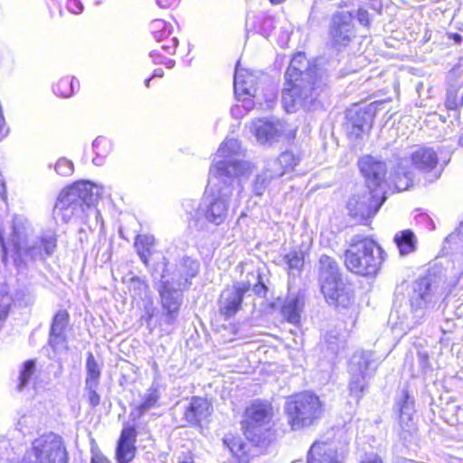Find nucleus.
<instances>
[{
    "label": "nucleus",
    "instance_id": "f257e3e1",
    "mask_svg": "<svg viewBox=\"0 0 463 463\" xmlns=\"http://www.w3.org/2000/svg\"><path fill=\"white\" fill-rule=\"evenodd\" d=\"M317 75V67H311L305 55L298 53L293 56L285 73L286 83L282 91V104L288 113L299 109H310L316 105L321 90Z\"/></svg>",
    "mask_w": 463,
    "mask_h": 463
},
{
    "label": "nucleus",
    "instance_id": "f03ea898",
    "mask_svg": "<svg viewBox=\"0 0 463 463\" xmlns=\"http://www.w3.org/2000/svg\"><path fill=\"white\" fill-rule=\"evenodd\" d=\"M209 175V184L198 214H202L207 222L220 225L227 219L236 181L232 178V172L227 169L225 162L211 167Z\"/></svg>",
    "mask_w": 463,
    "mask_h": 463
},
{
    "label": "nucleus",
    "instance_id": "7ed1b4c3",
    "mask_svg": "<svg viewBox=\"0 0 463 463\" xmlns=\"http://www.w3.org/2000/svg\"><path fill=\"white\" fill-rule=\"evenodd\" d=\"M99 196L100 188L90 182H77L59 194L52 211L53 218L64 223L73 218H83Z\"/></svg>",
    "mask_w": 463,
    "mask_h": 463
},
{
    "label": "nucleus",
    "instance_id": "20e7f679",
    "mask_svg": "<svg viewBox=\"0 0 463 463\" xmlns=\"http://www.w3.org/2000/svg\"><path fill=\"white\" fill-rule=\"evenodd\" d=\"M383 254L382 248L373 240L354 237L345 252V266L353 273L373 276L383 260Z\"/></svg>",
    "mask_w": 463,
    "mask_h": 463
},
{
    "label": "nucleus",
    "instance_id": "39448f33",
    "mask_svg": "<svg viewBox=\"0 0 463 463\" xmlns=\"http://www.w3.org/2000/svg\"><path fill=\"white\" fill-rule=\"evenodd\" d=\"M318 279L321 291L330 305L346 307L352 302V297L345 288L335 260L327 255L320 257Z\"/></svg>",
    "mask_w": 463,
    "mask_h": 463
},
{
    "label": "nucleus",
    "instance_id": "423d86ee",
    "mask_svg": "<svg viewBox=\"0 0 463 463\" xmlns=\"http://www.w3.org/2000/svg\"><path fill=\"white\" fill-rule=\"evenodd\" d=\"M439 159L433 148L427 146H415L407 157L401 158L392 175V182L398 191L407 190L412 184L411 167L423 172H430L436 168Z\"/></svg>",
    "mask_w": 463,
    "mask_h": 463
},
{
    "label": "nucleus",
    "instance_id": "0eeeda50",
    "mask_svg": "<svg viewBox=\"0 0 463 463\" xmlns=\"http://www.w3.org/2000/svg\"><path fill=\"white\" fill-rule=\"evenodd\" d=\"M260 79L253 72L247 70L240 69L239 64L236 66L234 72V94L238 99L242 100V107L249 111L253 107V101L250 98L256 99L261 105L262 99L267 102V107H271L276 99L274 89L270 86L260 89L258 85ZM267 80V77L262 75L261 83Z\"/></svg>",
    "mask_w": 463,
    "mask_h": 463
},
{
    "label": "nucleus",
    "instance_id": "6e6552de",
    "mask_svg": "<svg viewBox=\"0 0 463 463\" xmlns=\"http://www.w3.org/2000/svg\"><path fill=\"white\" fill-rule=\"evenodd\" d=\"M288 424L293 431L311 426L322 414L319 398L309 392L291 396L285 404Z\"/></svg>",
    "mask_w": 463,
    "mask_h": 463
},
{
    "label": "nucleus",
    "instance_id": "1a4fd4ad",
    "mask_svg": "<svg viewBox=\"0 0 463 463\" xmlns=\"http://www.w3.org/2000/svg\"><path fill=\"white\" fill-rule=\"evenodd\" d=\"M270 442L269 436H226L223 439L241 463H247L250 457L266 451Z\"/></svg>",
    "mask_w": 463,
    "mask_h": 463
},
{
    "label": "nucleus",
    "instance_id": "9d476101",
    "mask_svg": "<svg viewBox=\"0 0 463 463\" xmlns=\"http://www.w3.org/2000/svg\"><path fill=\"white\" fill-rule=\"evenodd\" d=\"M329 39L334 46H346L355 36L354 14L349 11L333 14L328 26Z\"/></svg>",
    "mask_w": 463,
    "mask_h": 463
},
{
    "label": "nucleus",
    "instance_id": "9b49d317",
    "mask_svg": "<svg viewBox=\"0 0 463 463\" xmlns=\"http://www.w3.org/2000/svg\"><path fill=\"white\" fill-rule=\"evenodd\" d=\"M443 295L439 283L430 277H424L415 281L411 297V307L415 310L427 308L434 305Z\"/></svg>",
    "mask_w": 463,
    "mask_h": 463
},
{
    "label": "nucleus",
    "instance_id": "f8f14e48",
    "mask_svg": "<svg viewBox=\"0 0 463 463\" xmlns=\"http://www.w3.org/2000/svg\"><path fill=\"white\" fill-rule=\"evenodd\" d=\"M383 196L373 191L354 195L347 203L349 214L359 222H364L376 214L384 201Z\"/></svg>",
    "mask_w": 463,
    "mask_h": 463
},
{
    "label": "nucleus",
    "instance_id": "ddd939ff",
    "mask_svg": "<svg viewBox=\"0 0 463 463\" xmlns=\"http://www.w3.org/2000/svg\"><path fill=\"white\" fill-rule=\"evenodd\" d=\"M241 150V144L237 139L230 138L225 140L220 146L214 159L215 162L212 167H214L219 163L225 162L227 169L232 172V178L236 181V177L244 174L248 169V164L239 158Z\"/></svg>",
    "mask_w": 463,
    "mask_h": 463
},
{
    "label": "nucleus",
    "instance_id": "4468645a",
    "mask_svg": "<svg viewBox=\"0 0 463 463\" xmlns=\"http://www.w3.org/2000/svg\"><path fill=\"white\" fill-rule=\"evenodd\" d=\"M250 288L251 283L247 279L222 290L219 299V310L226 319L233 317L241 308L243 296Z\"/></svg>",
    "mask_w": 463,
    "mask_h": 463
},
{
    "label": "nucleus",
    "instance_id": "2eb2a0df",
    "mask_svg": "<svg viewBox=\"0 0 463 463\" xmlns=\"http://www.w3.org/2000/svg\"><path fill=\"white\" fill-rule=\"evenodd\" d=\"M46 436H40L33 442V449L27 451L21 463H61L64 452L54 445L47 443Z\"/></svg>",
    "mask_w": 463,
    "mask_h": 463
},
{
    "label": "nucleus",
    "instance_id": "dca6fc26",
    "mask_svg": "<svg viewBox=\"0 0 463 463\" xmlns=\"http://www.w3.org/2000/svg\"><path fill=\"white\" fill-rule=\"evenodd\" d=\"M56 248V235L53 232L48 231L30 244L27 241L23 244L22 253L17 255L20 258L26 257L33 260H44L46 257L52 255Z\"/></svg>",
    "mask_w": 463,
    "mask_h": 463
},
{
    "label": "nucleus",
    "instance_id": "f3484780",
    "mask_svg": "<svg viewBox=\"0 0 463 463\" xmlns=\"http://www.w3.org/2000/svg\"><path fill=\"white\" fill-rule=\"evenodd\" d=\"M56 248V235L53 232L48 231L30 244L27 241L23 244L22 253L17 255L20 258L26 257L33 260H44L46 257L52 255Z\"/></svg>",
    "mask_w": 463,
    "mask_h": 463
},
{
    "label": "nucleus",
    "instance_id": "a211bd4d",
    "mask_svg": "<svg viewBox=\"0 0 463 463\" xmlns=\"http://www.w3.org/2000/svg\"><path fill=\"white\" fill-rule=\"evenodd\" d=\"M272 417V407L268 402H256L247 408L244 420L241 421L245 432L254 431L269 422Z\"/></svg>",
    "mask_w": 463,
    "mask_h": 463
},
{
    "label": "nucleus",
    "instance_id": "6ab92c4d",
    "mask_svg": "<svg viewBox=\"0 0 463 463\" xmlns=\"http://www.w3.org/2000/svg\"><path fill=\"white\" fill-rule=\"evenodd\" d=\"M174 282L163 280L159 289L163 308L166 310V323L173 324L182 303V288H174Z\"/></svg>",
    "mask_w": 463,
    "mask_h": 463
},
{
    "label": "nucleus",
    "instance_id": "aec40b11",
    "mask_svg": "<svg viewBox=\"0 0 463 463\" xmlns=\"http://www.w3.org/2000/svg\"><path fill=\"white\" fill-rule=\"evenodd\" d=\"M359 169L366 178L367 186L371 190L376 188L383 181L386 175L385 164L371 156H363L358 163Z\"/></svg>",
    "mask_w": 463,
    "mask_h": 463
},
{
    "label": "nucleus",
    "instance_id": "412c9836",
    "mask_svg": "<svg viewBox=\"0 0 463 463\" xmlns=\"http://www.w3.org/2000/svg\"><path fill=\"white\" fill-rule=\"evenodd\" d=\"M399 408V426L401 431L411 434L415 430L414 402L408 392L402 391L397 400Z\"/></svg>",
    "mask_w": 463,
    "mask_h": 463
},
{
    "label": "nucleus",
    "instance_id": "4be33fe9",
    "mask_svg": "<svg viewBox=\"0 0 463 463\" xmlns=\"http://www.w3.org/2000/svg\"><path fill=\"white\" fill-rule=\"evenodd\" d=\"M200 269V264L196 260L190 257H183L175 265L173 274V282L178 288H186L191 282L190 280L194 278Z\"/></svg>",
    "mask_w": 463,
    "mask_h": 463
},
{
    "label": "nucleus",
    "instance_id": "5701e85b",
    "mask_svg": "<svg viewBox=\"0 0 463 463\" xmlns=\"http://www.w3.org/2000/svg\"><path fill=\"white\" fill-rule=\"evenodd\" d=\"M32 233V227L27 218L22 215H15L12 222L11 241L16 254H21L23 244L27 241L28 236Z\"/></svg>",
    "mask_w": 463,
    "mask_h": 463
},
{
    "label": "nucleus",
    "instance_id": "b1692460",
    "mask_svg": "<svg viewBox=\"0 0 463 463\" xmlns=\"http://www.w3.org/2000/svg\"><path fill=\"white\" fill-rule=\"evenodd\" d=\"M211 414L209 402L202 397H193L184 412V419L188 424H197Z\"/></svg>",
    "mask_w": 463,
    "mask_h": 463
},
{
    "label": "nucleus",
    "instance_id": "393cba45",
    "mask_svg": "<svg viewBox=\"0 0 463 463\" xmlns=\"http://www.w3.org/2000/svg\"><path fill=\"white\" fill-rule=\"evenodd\" d=\"M373 354L371 352L361 351L355 353L350 361L349 372L354 375L360 374L363 377H370L371 371L375 370Z\"/></svg>",
    "mask_w": 463,
    "mask_h": 463
},
{
    "label": "nucleus",
    "instance_id": "a878e982",
    "mask_svg": "<svg viewBox=\"0 0 463 463\" xmlns=\"http://www.w3.org/2000/svg\"><path fill=\"white\" fill-rule=\"evenodd\" d=\"M303 307V296L299 293H291L287 296L281 307V313L288 322L297 325L300 321Z\"/></svg>",
    "mask_w": 463,
    "mask_h": 463
},
{
    "label": "nucleus",
    "instance_id": "bb28decb",
    "mask_svg": "<svg viewBox=\"0 0 463 463\" xmlns=\"http://www.w3.org/2000/svg\"><path fill=\"white\" fill-rule=\"evenodd\" d=\"M69 322V314L66 310H59L52 323L49 344L52 348L65 342L64 331Z\"/></svg>",
    "mask_w": 463,
    "mask_h": 463
},
{
    "label": "nucleus",
    "instance_id": "cd10ccee",
    "mask_svg": "<svg viewBox=\"0 0 463 463\" xmlns=\"http://www.w3.org/2000/svg\"><path fill=\"white\" fill-rule=\"evenodd\" d=\"M250 131L261 144L273 141L279 135L278 125L260 118L252 121Z\"/></svg>",
    "mask_w": 463,
    "mask_h": 463
},
{
    "label": "nucleus",
    "instance_id": "c85d7f7f",
    "mask_svg": "<svg viewBox=\"0 0 463 463\" xmlns=\"http://www.w3.org/2000/svg\"><path fill=\"white\" fill-rule=\"evenodd\" d=\"M307 463H341L335 450L324 443L315 442L309 449Z\"/></svg>",
    "mask_w": 463,
    "mask_h": 463
},
{
    "label": "nucleus",
    "instance_id": "c756f323",
    "mask_svg": "<svg viewBox=\"0 0 463 463\" xmlns=\"http://www.w3.org/2000/svg\"><path fill=\"white\" fill-rule=\"evenodd\" d=\"M135 436H120L118 441L116 456L118 463L130 462L136 454Z\"/></svg>",
    "mask_w": 463,
    "mask_h": 463
},
{
    "label": "nucleus",
    "instance_id": "7c9ffc66",
    "mask_svg": "<svg viewBox=\"0 0 463 463\" xmlns=\"http://www.w3.org/2000/svg\"><path fill=\"white\" fill-rule=\"evenodd\" d=\"M299 156H296L291 151L281 153L279 157L270 159V166L277 175H284L285 173L293 170L298 164Z\"/></svg>",
    "mask_w": 463,
    "mask_h": 463
},
{
    "label": "nucleus",
    "instance_id": "2f4dec72",
    "mask_svg": "<svg viewBox=\"0 0 463 463\" xmlns=\"http://www.w3.org/2000/svg\"><path fill=\"white\" fill-rule=\"evenodd\" d=\"M394 241L401 255H407L416 250V237L411 230H405L397 233Z\"/></svg>",
    "mask_w": 463,
    "mask_h": 463
},
{
    "label": "nucleus",
    "instance_id": "473e14b6",
    "mask_svg": "<svg viewBox=\"0 0 463 463\" xmlns=\"http://www.w3.org/2000/svg\"><path fill=\"white\" fill-rule=\"evenodd\" d=\"M156 239L153 235H137L135 241V247L141 260L147 265L148 258L152 254V248Z\"/></svg>",
    "mask_w": 463,
    "mask_h": 463
},
{
    "label": "nucleus",
    "instance_id": "72a5a7b5",
    "mask_svg": "<svg viewBox=\"0 0 463 463\" xmlns=\"http://www.w3.org/2000/svg\"><path fill=\"white\" fill-rule=\"evenodd\" d=\"M174 27L171 24L162 19H156L150 24V31L154 39L160 43L168 38L173 33Z\"/></svg>",
    "mask_w": 463,
    "mask_h": 463
},
{
    "label": "nucleus",
    "instance_id": "f704fd0d",
    "mask_svg": "<svg viewBox=\"0 0 463 463\" xmlns=\"http://www.w3.org/2000/svg\"><path fill=\"white\" fill-rule=\"evenodd\" d=\"M100 368L92 354L89 353L86 361V379L85 384H99L100 380Z\"/></svg>",
    "mask_w": 463,
    "mask_h": 463
},
{
    "label": "nucleus",
    "instance_id": "c9c22d12",
    "mask_svg": "<svg viewBox=\"0 0 463 463\" xmlns=\"http://www.w3.org/2000/svg\"><path fill=\"white\" fill-rule=\"evenodd\" d=\"M368 115L364 111H356L349 115L351 133L359 137L369 127Z\"/></svg>",
    "mask_w": 463,
    "mask_h": 463
},
{
    "label": "nucleus",
    "instance_id": "e433bc0d",
    "mask_svg": "<svg viewBox=\"0 0 463 463\" xmlns=\"http://www.w3.org/2000/svg\"><path fill=\"white\" fill-rule=\"evenodd\" d=\"M351 374V380L349 383V390L350 394L354 397H355L357 400H359L362 397V394L364 391V389L367 386V378L368 377H363L358 374L354 375V373Z\"/></svg>",
    "mask_w": 463,
    "mask_h": 463
},
{
    "label": "nucleus",
    "instance_id": "4c0bfd02",
    "mask_svg": "<svg viewBox=\"0 0 463 463\" xmlns=\"http://www.w3.org/2000/svg\"><path fill=\"white\" fill-rule=\"evenodd\" d=\"M463 106V90L450 88L447 91L446 108L449 110H456Z\"/></svg>",
    "mask_w": 463,
    "mask_h": 463
},
{
    "label": "nucleus",
    "instance_id": "58836bf2",
    "mask_svg": "<svg viewBox=\"0 0 463 463\" xmlns=\"http://www.w3.org/2000/svg\"><path fill=\"white\" fill-rule=\"evenodd\" d=\"M76 84L79 86V82L74 79H72L71 81L68 79H61L56 84L53 90L56 95L68 98L73 93Z\"/></svg>",
    "mask_w": 463,
    "mask_h": 463
},
{
    "label": "nucleus",
    "instance_id": "ea45409f",
    "mask_svg": "<svg viewBox=\"0 0 463 463\" xmlns=\"http://www.w3.org/2000/svg\"><path fill=\"white\" fill-rule=\"evenodd\" d=\"M284 259L291 272L300 271L304 265L303 251H290Z\"/></svg>",
    "mask_w": 463,
    "mask_h": 463
},
{
    "label": "nucleus",
    "instance_id": "a19ab883",
    "mask_svg": "<svg viewBox=\"0 0 463 463\" xmlns=\"http://www.w3.org/2000/svg\"><path fill=\"white\" fill-rule=\"evenodd\" d=\"M35 371V363L33 360L26 361L19 376V391H22L30 382Z\"/></svg>",
    "mask_w": 463,
    "mask_h": 463
},
{
    "label": "nucleus",
    "instance_id": "79ce46f5",
    "mask_svg": "<svg viewBox=\"0 0 463 463\" xmlns=\"http://www.w3.org/2000/svg\"><path fill=\"white\" fill-rule=\"evenodd\" d=\"M247 279H250L254 293L260 297H265L268 288L265 286V284L260 280V274H248Z\"/></svg>",
    "mask_w": 463,
    "mask_h": 463
},
{
    "label": "nucleus",
    "instance_id": "37998d69",
    "mask_svg": "<svg viewBox=\"0 0 463 463\" xmlns=\"http://www.w3.org/2000/svg\"><path fill=\"white\" fill-rule=\"evenodd\" d=\"M270 182L271 180L261 172L256 176L252 184L253 193L258 196L262 195Z\"/></svg>",
    "mask_w": 463,
    "mask_h": 463
},
{
    "label": "nucleus",
    "instance_id": "c03bdc74",
    "mask_svg": "<svg viewBox=\"0 0 463 463\" xmlns=\"http://www.w3.org/2000/svg\"><path fill=\"white\" fill-rule=\"evenodd\" d=\"M157 400L158 395L155 391L149 392L147 394H146L142 403L137 408L139 414H143L151 408L155 407V405L157 402Z\"/></svg>",
    "mask_w": 463,
    "mask_h": 463
},
{
    "label": "nucleus",
    "instance_id": "a18cd8bd",
    "mask_svg": "<svg viewBox=\"0 0 463 463\" xmlns=\"http://www.w3.org/2000/svg\"><path fill=\"white\" fill-rule=\"evenodd\" d=\"M98 387L99 384H85L84 386L88 402L92 408L97 407L100 402V396L97 392Z\"/></svg>",
    "mask_w": 463,
    "mask_h": 463
},
{
    "label": "nucleus",
    "instance_id": "49530a36",
    "mask_svg": "<svg viewBox=\"0 0 463 463\" xmlns=\"http://www.w3.org/2000/svg\"><path fill=\"white\" fill-rule=\"evenodd\" d=\"M55 171L62 176H68L73 172V164L65 158H61L55 165Z\"/></svg>",
    "mask_w": 463,
    "mask_h": 463
},
{
    "label": "nucleus",
    "instance_id": "de8ad7c7",
    "mask_svg": "<svg viewBox=\"0 0 463 463\" xmlns=\"http://www.w3.org/2000/svg\"><path fill=\"white\" fill-rule=\"evenodd\" d=\"M454 276L456 278L455 285L463 289V258L457 260L454 264Z\"/></svg>",
    "mask_w": 463,
    "mask_h": 463
},
{
    "label": "nucleus",
    "instance_id": "09e8293b",
    "mask_svg": "<svg viewBox=\"0 0 463 463\" xmlns=\"http://www.w3.org/2000/svg\"><path fill=\"white\" fill-rule=\"evenodd\" d=\"M161 48L165 51L167 53L172 54L175 52L176 46L178 44V40L176 36H169L163 42H161Z\"/></svg>",
    "mask_w": 463,
    "mask_h": 463
},
{
    "label": "nucleus",
    "instance_id": "8fccbe9b",
    "mask_svg": "<svg viewBox=\"0 0 463 463\" xmlns=\"http://www.w3.org/2000/svg\"><path fill=\"white\" fill-rule=\"evenodd\" d=\"M354 17L355 16L359 23L364 26H369L370 24V19H369V14L364 9H358L357 11L353 13Z\"/></svg>",
    "mask_w": 463,
    "mask_h": 463
},
{
    "label": "nucleus",
    "instance_id": "3c124183",
    "mask_svg": "<svg viewBox=\"0 0 463 463\" xmlns=\"http://www.w3.org/2000/svg\"><path fill=\"white\" fill-rule=\"evenodd\" d=\"M67 7L72 14H78L83 11V5L80 0H68Z\"/></svg>",
    "mask_w": 463,
    "mask_h": 463
},
{
    "label": "nucleus",
    "instance_id": "603ef678",
    "mask_svg": "<svg viewBox=\"0 0 463 463\" xmlns=\"http://www.w3.org/2000/svg\"><path fill=\"white\" fill-rule=\"evenodd\" d=\"M262 173L269 178V180H274L277 178H279L283 175H277L274 170H272V167L270 166V159L268 160L265 164L264 169Z\"/></svg>",
    "mask_w": 463,
    "mask_h": 463
},
{
    "label": "nucleus",
    "instance_id": "864d4df0",
    "mask_svg": "<svg viewBox=\"0 0 463 463\" xmlns=\"http://www.w3.org/2000/svg\"><path fill=\"white\" fill-rule=\"evenodd\" d=\"M361 463H383L377 455H368Z\"/></svg>",
    "mask_w": 463,
    "mask_h": 463
},
{
    "label": "nucleus",
    "instance_id": "5fc2aeb1",
    "mask_svg": "<svg viewBox=\"0 0 463 463\" xmlns=\"http://www.w3.org/2000/svg\"><path fill=\"white\" fill-rule=\"evenodd\" d=\"M175 2L176 0H156L157 5L161 8H168Z\"/></svg>",
    "mask_w": 463,
    "mask_h": 463
},
{
    "label": "nucleus",
    "instance_id": "6e6d98bb",
    "mask_svg": "<svg viewBox=\"0 0 463 463\" xmlns=\"http://www.w3.org/2000/svg\"><path fill=\"white\" fill-rule=\"evenodd\" d=\"M336 337L335 336H331L330 335H327L326 336V341L328 343V345H330V348L331 349H335L334 345H336Z\"/></svg>",
    "mask_w": 463,
    "mask_h": 463
},
{
    "label": "nucleus",
    "instance_id": "4d7b16f0",
    "mask_svg": "<svg viewBox=\"0 0 463 463\" xmlns=\"http://www.w3.org/2000/svg\"><path fill=\"white\" fill-rule=\"evenodd\" d=\"M91 463H110V462L109 461V459H107L106 458H104L102 456H95L92 458Z\"/></svg>",
    "mask_w": 463,
    "mask_h": 463
},
{
    "label": "nucleus",
    "instance_id": "13d9d810",
    "mask_svg": "<svg viewBox=\"0 0 463 463\" xmlns=\"http://www.w3.org/2000/svg\"><path fill=\"white\" fill-rule=\"evenodd\" d=\"M0 245L3 248L4 254L7 255L8 250H7V246L5 245V243L4 241V236H3V233H2L1 230H0Z\"/></svg>",
    "mask_w": 463,
    "mask_h": 463
},
{
    "label": "nucleus",
    "instance_id": "bf43d9fd",
    "mask_svg": "<svg viewBox=\"0 0 463 463\" xmlns=\"http://www.w3.org/2000/svg\"><path fill=\"white\" fill-rule=\"evenodd\" d=\"M241 107L240 106H234L231 109V113L233 117H239L241 114Z\"/></svg>",
    "mask_w": 463,
    "mask_h": 463
},
{
    "label": "nucleus",
    "instance_id": "052dcab7",
    "mask_svg": "<svg viewBox=\"0 0 463 463\" xmlns=\"http://www.w3.org/2000/svg\"><path fill=\"white\" fill-rule=\"evenodd\" d=\"M452 39L457 43H460L462 42V36L458 33H454L452 35Z\"/></svg>",
    "mask_w": 463,
    "mask_h": 463
},
{
    "label": "nucleus",
    "instance_id": "680f3d73",
    "mask_svg": "<svg viewBox=\"0 0 463 463\" xmlns=\"http://www.w3.org/2000/svg\"><path fill=\"white\" fill-rule=\"evenodd\" d=\"M103 141H105L102 137H98L96 138L94 141H93V146L94 147H98V146H99L100 143H102Z\"/></svg>",
    "mask_w": 463,
    "mask_h": 463
},
{
    "label": "nucleus",
    "instance_id": "e2e57ef3",
    "mask_svg": "<svg viewBox=\"0 0 463 463\" xmlns=\"http://www.w3.org/2000/svg\"><path fill=\"white\" fill-rule=\"evenodd\" d=\"M163 76V71L162 70H156L154 74H153V77H162Z\"/></svg>",
    "mask_w": 463,
    "mask_h": 463
},
{
    "label": "nucleus",
    "instance_id": "0e129e2a",
    "mask_svg": "<svg viewBox=\"0 0 463 463\" xmlns=\"http://www.w3.org/2000/svg\"><path fill=\"white\" fill-rule=\"evenodd\" d=\"M177 463H194L192 458L179 459Z\"/></svg>",
    "mask_w": 463,
    "mask_h": 463
},
{
    "label": "nucleus",
    "instance_id": "69168bd1",
    "mask_svg": "<svg viewBox=\"0 0 463 463\" xmlns=\"http://www.w3.org/2000/svg\"><path fill=\"white\" fill-rule=\"evenodd\" d=\"M165 64L168 67V68H172L175 64V61L174 60H167Z\"/></svg>",
    "mask_w": 463,
    "mask_h": 463
},
{
    "label": "nucleus",
    "instance_id": "338daca9",
    "mask_svg": "<svg viewBox=\"0 0 463 463\" xmlns=\"http://www.w3.org/2000/svg\"><path fill=\"white\" fill-rule=\"evenodd\" d=\"M285 0H270V2L273 4V5H279L281 4L282 2H284Z\"/></svg>",
    "mask_w": 463,
    "mask_h": 463
},
{
    "label": "nucleus",
    "instance_id": "774afa93",
    "mask_svg": "<svg viewBox=\"0 0 463 463\" xmlns=\"http://www.w3.org/2000/svg\"><path fill=\"white\" fill-rule=\"evenodd\" d=\"M459 144L461 146H463V135L459 138Z\"/></svg>",
    "mask_w": 463,
    "mask_h": 463
}]
</instances>
